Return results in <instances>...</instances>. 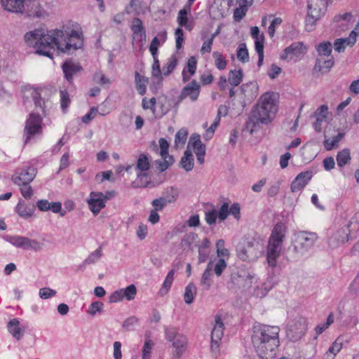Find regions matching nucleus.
<instances>
[{
    "instance_id": "17",
    "label": "nucleus",
    "mask_w": 359,
    "mask_h": 359,
    "mask_svg": "<svg viewBox=\"0 0 359 359\" xmlns=\"http://www.w3.org/2000/svg\"><path fill=\"white\" fill-rule=\"evenodd\" d=\"M26 0H0L2 8L10 13L22 14L25 13Z\"/></svg>"
},
{
    "instance_id": "3",
    "label": "nucleus",
    "mask_w": 359,
    "mask_h": 359,
    "mask_svg": "<svg viewBox=\"0 0 359 359\" xmlns=\"http://www.w3.org/2000/svg\"><path fill=\"white\" fill-rule=\"evenodd\" d=\"M277 111L276 96L267 92L259 98L255 109L246 123L245 130L250 134L259 128V124H268Z\"/></svg>"
},
{
    "instance_id": "22",
    "label": "nucleus",
    "mask_w": 359,
    "mask_h": 359,
    "mask_svg": "<svg viewBox=\"0 0 359 359\" xmlns=\"http://www.w3.org/2000/svg\"><path fill=\"white\" fill-rule=\"evenodd\" d=\"M304 44L302 42H294L287 47L280 55L282 60H292L303 53Z\"/></svg>"
},
{
    "instance_id": "30",
    "label": "nucleus",
    "mask_w": 359,
    "mask_h": 359,
    "mask_svg": "<svg viewBox=\"0 0 359 359\" xmlns=\"http://www.w3.org/2000/svg\"><path fill=\"white\" fill-rule=\"evenodd\" d=\"M149 83V79L139 72H135V86L137 91L140 95H144L147 93V86Z\"/></svg>"
},
{
    "instance_id": "4",
    "label": "nucleus",
    "mask_w": 359,
    "mask_h": 359,
    "mask_svg": "<svg viewBox=\"0 0 359 359\" xmlns=\"http://www.w3.org/2000/svg\"><path fill=\"white\" fill-rule=\"evenodd\" d=\"M286 226L283 223H278L273 228L269 239L266 249V259L269 266H276L277 259L283 249V241L285 236Z\"/></svg>"
},
{
    "instance_id": "10",
    "label": "nucleus",
    "mask_w": 359,
    "mask_h": 359,
    "mask_svg": "<svg viewBox=\"0 0 359 359\" xmlns=\"http://www.w3.org/2000/svg\"><path fill=\"white\" fill-rule=\"evenodd\" d=\"M4 239L13 246L25 250L39 251L42 248L39 241L25 236L6 235L4 236Z\"/></svg>"
},
{
    "instance_id": "26",
    "label": "nucleus",
    "mask_w": 359,
    "mask_h": 359,
    "mask_svg": "<svg viewBox=\"0 0 359 359\" xmlns=\"http://www.w3.org/2000/svg\"><path fill=\"white\" fill-rule=\"evenodd\" d=\"M24 97L29 98L32 97L34 103L36 107L44 111L45 102L41 97V93L39 89L32 87H26L24 90Z\"/></svg>"
},
{
    "instance_id": "54",
    "label": "nucleus",
    "mask_w": 359,
    "mask_h": 359,
    "mask_svg": "<svg viewBox=\"0 0 359 359\" xmlns=\"http://www.w3.org/2000/svg\"><path fill=\"white\" fill-rule=\"evenodd\" d=\"M174 275H175V270L171 269L168 272V273L167 274V276L165 277V279L163 283V286H162V289H161V290H165V293L168 291V290L170 288V287L172 285V281L174 280Z\"/></svg>"
},
{
    "instance_id": "11",
    "label": "nucleus",
    "mask_w": 359,
    "mask_h": 359,
    "mask_svg": "<svg viewBox=\"0 0 359 359\" xmlns=\"http://www.w3.org/2000/svg\"><path fill=\"white\" fill-rule=\"evenodd\" d=\"M36 176V170L33 167H23L18 169L13 176V181L18 186L29 184Z\"/></svg>"
},
{
    "instance_id": "19",
    "label": "nucleus",
    "mask_w": 359,
    "mask_h": 359,
    "mask_svg": "<svg viewBox=\"0 0 359 359\" xmlns=\"http://www.w3.org/2000/svg\"><path fill=\"white\" fill-rule=\"evenodd\" d=\"M200 93V85L193 80L191 83L184 86L180 95V100L189 97L191 101H196Z\"/></svg>"
},
{
    "instance_id": "63",
    "label": "nucleus",
    "mask_w": 359,
    "mask_h": 359,
    "mask_svg": "<svg viewBox=\"0 0 359 359\" xmlns=\"http://www.w3.org/2000/svg\"><path fill=\"white\" fill-rule=\"evenodd\" d=\"M168 203V201L164 197H161L159 198L154 199L151 202V205L154 207L155 210L157 211L162 210Z\"/></svg>"
},
{
    "instance_id": "15",
    "label": "nucleus",
    "mask_w": 359,
    "mask_h": 359,
    "mask_svg": "<svg viewBox=\"0 0 359 359\" xmlns=\"http://www.w3.org/2000/svg\"><path fill=\"white\" fill-rule=\"evenodd\" d=\"M351 233L346 226L335 231L328 240V244L331 248H336L348 240V235Z\"/></svg>"
},
{
    "instance_id": "27",
    "label": "nucleus",
    "mask_w": 359,
    "mask_h": 359,
    "mask_svg": "<svg viewBox=\"0 0 359 359\" xmlns=\"http://www.w3.org/2000/svg\"><path fill=\"white\" fill-rule=\"evenodd\" d=\"M355 42V31H351L348 37L337 39L334 43V48L339 53L344 52L346 46H352Z\"/></svg>"
},
{
    "instance_id": "6",
    "label": "nucleus",
    "mask_w": 359,
    "mask_h": 359,
    "mask_svg": "<svg viewBox=\"0 0 359 359\" xmlns=\"http://www.w3.org/2000/svg\"><path fill=\"white\" fill-rule=\"evenodd\" d=\"M318 239L316 233L300 231L295 235L294 241V251L297 256H302L314 245Z\"/></svg>"
},
{
    "instance_id": "33",
    "label": "nucleus",
    "mask_w": 359,
    "mask_h": 359,
    "mask_svg": "<svg viewBox=\"0 0 359 359\" xmlns=\"http://www.w3.org/2000/svg\"><path fill=\"white\" fill-rule=\"evenodd\" d=\"M250 34L255 40V47L256 50L264 49V36L261 33L258 27H252L250 29Z\"/></svg>"
},
{
    "instance_id": "45",
    "label": "nucleus",
    "mask_w": 359,
    "mask_h": 359,
    "mask_svg": "<svg viewBox=\"0 0 359 359\" xmlns=\"http://www.w3.org/2000/svg\"><path fill=\"white\" fill-rule=\"evenodd\" d=\"M139 323V318L135 316L127 318L122 324V327L125 331H131L134 330L135 325Z\"/></svg>"
},
{
    "instance_id": "64",
    "label": "nucleus",
    "mask_w": 359,
    "mask_h": 359,
    "mask_svg": "<svg viewBox=\"0 0 359 359\" xmlns=\"http://www.w3.org/2000/svg\"><path fill=\"white\" fill-rule=\"evenodd\" d=\"M348 290L351 294H354L359 292V271L353 280L349 285Z\"/></svg>"
},
{
    "instance_id": "52",
    "label": "nucleus",
    "mask_w": 359,
    "mask_h": 359,
    "mask_svg": "<svg viewBox=\"0 0 359 359\" xmlns=\"http://www.w3.org/2000/svg\"><path fill=\"white\" fill-rule=\"evenodd\" d=\"M165 338L168 341L174 342L177 339L178 336H184L178 333V331L175 327L166 328L165 330Z\"/></svg>"
},
{
    "instance_id": "46",
    "label": "nucleus",
    "mask_w": 359,
    "mask_h": 359,
    "mask_svg": "<svg viewBox=\"0 0 359 359\" xmlns=\"http://www.w3.org/2000/svg\"><path fill=\"white\" fill-rule=\"evenodd\" d=\"M334 322V314L333 313H330L327 316V320L325 323L318 324L316 328V332L317 335L322 334L325 330H326Z\"/></svg>"
},
{
    "instance_id": "16",
    "label": "nucleus",
    "mask_w": 359,
    "mask_h": 359,
    "mask_svg": "<svg viewBox=\"0 0 359 359\" xmlns=\"http://www.w3.org/2000/svg\"><path fill=\"white\" fill-rule=\"evenodd\" d=\"M349 342V339L346 335L341 334L337 337L334 341L329 347L325 353L326 359H334L338 353L341 350L344 344Z\"/></svg>"
},
{
    "instance_id": "13",
    "label": "nucleus",
    "mask_w": 359,
    "mask_h": 359,
    "mask_svg": "<svg viewBox=\"0 0 359 359\" xmlns=\"http://www.w3.org/2000/svg\"><path fill=\"white\" fill-rule=\"evenodd\" d=\"M306 330V321L302 319L289 325L287 335L291 340L297 341L304 335Z\"/></svg>"
},
{
    "instance_id": "57",
    "label": "nucleus",
    "mask_w": 359,
    "mask_h": 359,
    "mask_svg": "<svg viewBox=\"0 0 359 359\" xmlns=\"http://www.w3.org/2000/svg\"><path fill=\"white\" fill-rule=\"evenodd\" d=\"M103 306L104 304L101 302H93L88 307V313L92 316H94L97 312H101Z\"/></svg>"
},
{
    "instance_id": "53",
    "label": "nucleus",
    "mask_w": 359,
    "mask_h": 359,
    "mask_svg": "<svg viewBox=\"0 0 359 359\" xmlns=\"http://www.w3.org/2000/svg\"><path fill=\"white\" fill-rule=\"evenodd\" d=\"M60 103H61V108L63 111H65L69 104H70V98L69 93L66 90H60Z\"/></svg>"
},
{
    "instance_id": "35",
    "label": "nucleus",
    "mask_w": 359,
    "mask_h": 359,
    "mask_svg": "<svg viewBox=\"0 0 359 359\" xmlns=\"http://www.w3.org/2000/svg\"><path fill=\"white\" fill-rule=\"evenodd\" d=\"M15 210L20 217L27 219L33 215L34 208V207H30L24 203L19 202L15 207Z\"/></svg>"
},
{
    "instance_id": "61",
    "label": "nucleus",
    "mask_w": 359,
    "mask_h": 359,
    "mask_svg": "<svg viewBox=\"0 0 359 359\" xmlns=\"http://www.w3.org/2000/svg\"><path fill=\"white\" fill-rule=\"evenodd\" d=\"M283 20L280 18H276L273 19L268 28V33L271 38H273L275 34L276 29L282 23Z\"/></svg>"
},
{
    "instance_id": "51",
    "label": "nucleus",
    "mask_w": 359,
    "mask_h": 359,
    "mask_svg": "<svg viewBox=\"0 0 359 359\" xmlns=\"http://www.w3.org/2000/svg\"><path fill=\"white\" fill-rule=\"evenodd\" d=\"M345 226L349 229L351 232L359 230V212L355 213Z\"/></svg>"
},
{
    "instance_id": "59",
    "label": "nucleus",
    "mask_w": 359,
    "mask_h": 359,
    "mask_svg": "<svg viewBox=\"0 0 359 359\" xmlns=\"http://www.w3.org/2000/svg\"><path fill=\"white\" fill-rule=\"evenodd\" d=\"M159 146H160V155L162 158L168 157V148L169 143L164 138L159 139Z\"/></svg>"
},
{
    "instance_id": "9",
    "label": "nucleus",
    "mask_w": 359,
    "mask_h": 359,
    "mask_svg": "<svg viewBox=\"0 0 359 359\" xmlns=\"http://www.w3.org/2000/svg\"><path fill=\"white\" fill-rule=\"evenodd\" d=\"M325 0H309L308 1V13L306 18V30L311 32L313 30L316 22L320 19L324 13L325 8L320 6H325Z\"/></svg>"
},
{
    "instance_id": "32",
    "label": "nucleus",
    "mask_w": 359,
    "mask_h": 359,
    "mask_svg": "<svg viewBox=\"0 0 359 359\" xmlns=\"http://www.w3.org/2000/svg\"><path fill=\"white\" fill-rule=\"evenodd\" d=\"M334 65V59L330 57L327 60L323 57H318L315 65V69L320 72L321 73L328 72Z\"/></svg>"
},
{
    "instance_id": "44",
    "label": "nucleus",
    "mask_w": 359,
    "mask_h": 359,
    "mask_svg": "<svg viewBox=\"0 0 359 359\" xmlns=\"http://www.w3.org/2000/svg\"><path fill=\"white\" fill-rule=\"evenodd\" d=\"M344 133H339L336 136L330 139H325L323 144L325 148L327 150H332L344 137Z\"/></svg>"
},
{
    "instance_id": "60",
    "label": "nucleus",
    "mask_w": 359,
    "mask_h": 359,
    "mask_svg": "<svg viewBox=\"0 0 359 359\" xmlns=\"http://www.w3.org/2000/svg\"><path fill=\"white\" fill-rule=\"evenodd\" d=\"M56 291L49 287H43L39 290V295L41 299H47L54 297Z\"/></svg>"
},
{
    "instance_id": "50",
    "label": "nucleus",
    "mask_w": 359,
    "mask_h": 359,
    "mask_svg": "<svg viewBox=\"0 0 359 359\" xmlns=\"http://www.w3.org/2000/svg\"><path fill=\"white\" fill-rule=\"evenodd\" d=\"M237 57L242 62H246L249 60V54L245 43H241L237 50Z\"/></svg>"
},
{
    "instance_id": "28",
    "label": "nucleus",
    "mask_w": 359,
    "mask_h": 359,
    "mask_svg": "<svg viewBox=\"0 0 359 359\" xmlns=\"http://www.w3.org/2000/svg\"><path fill=\"white\" fill-rule=\"evenodd\" d=\"M190 145L192 146L196 156L205 155V145L202 143L201 136L198 134H193L189 139L187 149H189Z\"/></svg>"
},
{
    "instance_id": "31",
    "label": "nucleus",
    "mask_w": 359,
    "mask_h": 359,
    "mask_svg": "<svg viewBox=\"0 0 359 359\" xmlns=\"http://www.w3.org/2000/svg\"><path fill=\"white\" fill-rule=\"evenodd\" d=\"M196 58L194 56L190 57L187 64V69H184L182 73V80L184 82L188 81L191 76H192L196 73Z\"/></svg>"
},
{
    "instance_id": "56",
    "label": "nucleus",
    "mask_w": 359,
    "mask_h": 359,
    "mask_svg": "<svg viewBox=\"0 0 359 359\" xmlns=\"http://www.w3.org/2000/svg\"><path fill=\"white\" fill-rule=\"evenodd\" d=\"M163 161L158 162V168L161 172H163L167 170L174 162L172 156H168L163 158Z\"/></svg>"
},
{
    "instance_id": "5",
    "label": "nucleus",
    "mask_w": 359,
    "mask_h": 359,
    "mask_svg": "<svg viewBox=\"0 0 359 359\" xmlns=\"http://www.w3.org/2000/svg\"><path fill=\"white\" fill-rule=\"evenodd\" d=\"M263 243L256 238L248 239L243 245L237 247V255L243 261L254 262L262 253Z\"/></svg>"
},
{
    "instance_id": "7",
    "label": "nucleus",
    "mask_w": 359,
    "mask_h": 359,
    "mask_svg": "<svg viewBox=\"0 0 359 359\" xmlns=\"http://www.w3.org/2000/svg\"><path fill=\"white\" fill-rule=\"evenodd\" d=\"M151 165L149 156L146 154L139 155L135 170L137 172V179L133 182L134 187H147L149 183V178L147 172L150 169Z\"/></svg>"
},
{
    "instance_id": "40",
    "label": "nucleus",
    "mask_w": 359,
    "mask_h": 359,
    "mask_svg": "<svg viewBox=\"0 0 359 359\" xmlns=\"http://www.w3.org/2000/svg\"><path fill=\"white\" fill-rule=\"evenodd\" d=\"M332 50V44L329 41L320 43L316 46L318 57H323V56H330Z\"/></svg>"
},
{
    "instance_id": "49",
    "label": "nucleus",
    "mask_w": 359,
    "mask_h": 359,
    "mask_svg": "<svg viewBox=\"0 0 359 359\" xmlns=\"http://www.w3.org/2000/svg\"><path fill=\"white\" fill-rule=\"evenodd\" d=\"M178 196V189L174 187H170L165 191L163 197L166 199L168 203H174L177 200Z\"/></svg>"
},
{
    "instance_id": "21",
    "label": "nucleus",
    "mask_w": 359,
    "mask_h": 359,
    "mask_svg": "<svg viewBox=\"0 0 359 359\" xmlns=\"http://www.w3.org/2000/svg\"><path fill=\"white\" fill-rule=\"evenodd\" d=\"M311 177L312 175L310 172L299 173L291 183V191L294 193L301 191L308 184Z\"/></svg>"
},
{
    "instance_id": "62",
    "label": "nucleus",
    "mask_w": 359,
    "mask_h": 359,
    "mask_svg": "<svg viewBox=\"0 0 359 359\" xmlns=\"http://www.w3.org/2000/svg\"><path fill=\"white\" fill-rule=\"evenodd\" d=\"M153 342L150 339L145 341L142 349V358L150 359V353L153 347Z\"/></svg>"
},
{
    "instance_id": "29",
    "label": "nucleus",
    "mask_w": 359,
    "mask_h": 359,
    "mask_svg": "<svg viewBox=\"0 0 359 359\" xmlns=\"http://www.w3.org/2000/svg\"><path fill=\"white\" fill-rule=\"evenodd\" d=\"M224 325L219 315L215 316L211 339L221 340L224 336Z\"/></svg>"
},
{
    "instance_id": "47",
    "label": "nucleus",
    "mask_w": 359,
    "mask_h": 359,
    "mask_svg": "<svg viewBox=\"0 0 359 359\" xmlns=\"http://www.w3.org/2000/svg\"><path fill=\"white\" fill-rule=\"evenodd\" d=\"M122 291V294L123 298H126L127 300L130 301L135 299V295L137 294V289L135 285L131 284L127 286L124 289H121Z\"/></svg>"
},
{
    "instance_id": "14",
    "label": "nucleus",
    "mask_w": 359,
    "mask_h": 359,
    "mask_svg": "<svg viewBox=\"0 0 359 359\" xmlns=\"http://www.w3.org/2000/svg\"><path fill=\"white\" fill-rule=\"evenodd\" d=\"M7 329L13 338L20 341L24 337L27 325L22 323L18 318H13L7 323Z\"/></svg>"
},
{
    "instance_id": "39",
    "label": "nucleus",
    "mask_w": 359,
    "mask_h": 359,
    "mask_svg": "<svg viewBox=\"0 0 359 359\" xmlns=\"http://www.w3.org/2000/svg\"><path fill=\"white\" fill-rule=\"evenodd\" d=\"M243 74L241 69L231 70L228 81L232 86H238L242 81Z\"/></svg>"
},
{
    "instance_id": "23",
    "label": "nucleus",
    "mask_w": 359,
    "mask_h": 359,
    "mask_svg": "<svg viewBox=\"0 0 359 359\" xmlns=\"http://www.w3.org/2000/svg\"><path fill=\"white\" fill-rule=\"evenodd\" d=\"M328 107L323 104L321 105L314 113L316 121L313 123V128L316 131L320 132L322 130L323 124L327 121Z\"/></svg>"
},
{
    "instance_id": "25",
    "label": "nucleus",
    "mask_w": 359,
    "mask_h": 359,
    "mask_svg": "<svg viewBox=\"0 0 359 359\" xmlns=\"http://www.w3.org/2000/svg\"><path fill=\"white\" fill-rule=\"evenodd\" d=\"M188 344L187 338L185 336H178L172 342V355L175 358H180L187 351Z\"/></svg>"
},
{
    "instance_id": "18",
    "label": "nucleus",
    "mask_w": 359,
    "mask_h": 359,
    "mask_svg": "<svg viewBox=\"0 0 359 359\" xmlns=\"http://www.w3.org/2000/svg\"><path fill=\"white\" fill-rule=\"evenodd\" d=\"M62 69L65 78L69 83H72L74 76L82 70V67L78 62L67 60L62 64Z\"/></svg>"
},
{
    "instance_id": "41",
    "label": "nucleus",
    "mask_w": 359,
    "mask_h": 359,
    "mask_svg": "<svg viewBox=\"0 0 359 359\" xmlns=\"http://www.w3.org/2000/svg\"><path fill=\"white\" fill-rule=\"evenodd\" d=\"M102 256V248L99 247L95 251L91 252L88 257L83 261V265H90L96 263Z\"/></svg>"
},
{
    "instance_id": "24",
    "label": "nucleus",
    "mask_w": 359,
    "mask_h": 359,
    "mask_svg": "<svg viewBox=\"0 0 359 359\" xmlns=\"http://www.w3.org/2000/svg\"><path fill=\"white\" fill-rule=\"evenodd\" d=\"M130 29L133 32V39L140 42L146 41V32L140 18H135L132 20Z\"/></svg>"
},
{
    "instance_id": "43",
    "label": "nucleus",
    "mask_w": 359,
    "mask_h": 359,
    "mask_svg": "<svg viewBox=\"0 0 359 359\" xmlns=\"http://www.w3.org/2000/svg\"><path fill=\"white\" fill-rule=\"evenodd\" d=\"M212 57L215 59V66L219 70H223L226 67L227 61L220 52L214 51Z\"/></svg>"
},
{
    "instance_id": "38",
    "label": "nucleus",
    "mask_w": 359,
    "mask_h": 359,
    "mask_svg": "<svg viewBox=\"0 0 359 359\" xmlns=\"http://www.w3.org/2000/svg\"><path fill=\"white\" fill-rule=\"evenodd\" d=\"M196 294V287L194 283H189L184 290V299L186 304H190L193 302Z\"/></svg>"
},
{
    "instance_id": "20",
    "label": "nucleus",
    "mask_w": 359,
    "mask_h": 359,
    "mask_svg": "<svg viewBox=\"0 0 359 359\" xmlns=\"http://www.w3.org/2000/svg\"><path fill=\"white\" fill-rule=\"evenodd\" d=\"M191 8L189 5H184V8L178 12L177 18L178 25L189 31L192 30L194 27V22L189 20L187 18L188 14L191 13Z\"/></svg>"
},
{
    "instance_id": "36",
    "label": "nucleus",
    "mask_w": 359,
    "mask_h": 359,
    "mask_svg": "<svg viewBox=\"0 0 359 359\" xmlns=\"http://www.w3.org/2000/svg\"><path fill=\"white\" fill-rule=\"evenodd\" d=\"M188 131L185 128H180L175 136L174 146L175 148L182 147L187 139Z\"/></svg>"
},
{
    "instance_id": "37",
    "label": "nucleus",
    "mask_w": 359,
    "mask_h": 359,
    "mask_svg": "<svg viewBox=\"0 0 359 359\" xmlns=\"http://www.w3.org/2000/svg\"><path fill=\"white\" fill-rule=\"evenodd\" d=\"M351 161V153L348 149H344L339 151L337 155V163L338 166L344 167L348 164Z\"/></svg>"
},
{
    "instance_id": "48",
    "label": "nucleus",
    "mask_w": 359,
    "mask_h": 359,
    "mask_svg": "<svg viewBox=\"0 0 359 359\" xmlns=\"http://www.w3.org/2000/svg\"><path fill=\"white\" fill-rule=\"evenodd\" d=\"M177 58L175 56H172L166 65L163 68L162 75L167 76H168L177 66Z\"/></svg>"
},
{
    "instance_id": "2",
    "label": "nucleus",
    "mask_w": 359,
    "mask_h": 359,
    "mask_svg": "<svg viewBox=\"0 0 359 359\" xmlns=\"http://www.w3.org/2000/svg\"><path fill=\"white\" fill-rule=\"evenodd\" d=\"M276 326L256 325L251 337L252 346L259 359H274L278 346V333Z\"/></svg>"
},
{
    "instance_id": "8",
    "label": "nucleus",
    "mask_w": 359,
    "mask_h": 359,
    "mask_svg": "<svg viewBox=\"0 0 359 359\" xmlns=\"http://www.w3.org/2000/svg\"><path fill=\"white\" fill-rule=\"evenodd\" d=\"M42 118L40 115L32 113L27 118L24 130L25 143L34 141L37 135L42 134Z\"/></svg>"
},
{
    "instance_id": "55",
    "label": "nucleus",
    "mask_w": 359,
    "mask_h": 359,
    "mask_svg": "<svg viewBox=\"0 0 359 359\" xmlns=\"http://www.w3.org/2000/svg\"><path fill=\"white\" fill-rule=\"evenodd\" d=\"M248 8L239 6L233 12V19L236 22H240L246 15Z\"/></svg>"
},
{
    "instance_id": "58",
    "label": "nucleus",
    "mask_w": 359,
    "mask_h": 359,
    "mask_svg": "<svg viewBox=\"0 0 359 359\" xmlns=\"http://www.w3.org/2000/svg\"><path fill=\"white\" fill-rule=\"evenodd\" d=\"M227 265L224 258H219L214 266V271L217 276H220Z\"/></svg>"
},
{
    "instance_id": "42",
    "label": "nucleus",
    "mask_w": 359,
    "mask_h": 359,
    "mask_svg": "<svg viewBox=\"0 0 359 359\" xmlns=\"http://www.w3.org/2000/svg\"><path fill=\"white\" fill-rule=\"evenodd\" d=\"M154 59V63L152 65L151 75L153 78H155L158 82L163 80L162 72L160 69V63L156 55H152Z\"/></svg>"
},
{
    "instance_id": "34",
    "label": "nucleus",
    "mask_w": 359,
    "mask_h": 359,
    "mask_svg": "<svg viewBox=\"0 0 359 359\" xmlns=\"http://www.w3.org/2000/svg\"><path fill=\"white\" fill-rule=\"evenodd\" d=\"M194 159L191 151L187 148L180 160L182 168L187 172L191 171L194 168Z\"/></svg>"
},
{
    "instance_id": "12",
    "label": "nucleus",
    "mask_w": 359,
    "mask_h": 359,
    "mask_svg": "<svg viewBox=\"0 0 359 359\" xmlns=\"http://www.w3.org/2000/svg\"><path fill=\"white\" fill-rule=\"evenodd\" d=\"M105 200L106 197L103 193L92 191L86 201L90 211L97 215L105 207Z\"/></svg>"
},
{
    "instance_id": "1",
    "label": "nucleus",
    "mask_w": 359,
    "mask_h": 359,
    "mask_svg": "<svg viewBox=\"0 0 359 359\" xmlns=\"http://www.w3.org/2000/svg\"><path fill=\"white\" fill-rule=\"evenodd\" d=\"M24 40L27 46L36 49V54L51 60L53 59V52L55 50L69 53L81 48L83 44L81 33L74 29L46 31L37 28L27 32Z\"/></svg>"
}]
</instances>
